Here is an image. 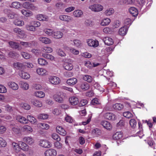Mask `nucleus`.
<instances>
[{
	"mask_svg": "<svg viewBox=\"0 0 156 156\" xmlns=\"http://www.w3.org/2000/svg\"><path fill=\"white\" fill-rule=\"evenodd\" d=\"M59 19L66 23H69L73 20V18L71 16L66 15H60L59 16Z\"/></svg>",
	"mask_w": 156,
	"mask_h": 156,
	"instance_id": "nucleus-1",
	"label": "nucleus"
},
{
	"mask_svg": "<svg viewBox=\"0 0 156 156\" xmlns=\"http://www.w3.org/2000/svg\"><path fill=\"white\" fill-rule=\"evenodd\" d=\"M23 7L26 9H30L32 11L37 10V7L35 6L33 4L29 2H25L23 4Z\"/></svg>",
	"mask_w": 156,
	"mask_h": 156,
	"instance_id": "nucleus-2",
	"label": "nucleus"
},
{
	"mask_svg": "<svg viewBox=\"0 0 156 156\" xmlns=\"http://www.w3.org/2000/svg\"><path fill=\"white\" fill-rule=\"evenodd\" d=\"M103 7L99 4H94L89 6V9L94 12H99L103 9Z\"/></svg>",
	"mask_w": 156,
	"mask_h": 156,
	"instance_id": "nucleus-3",
	"label": "nucleus"
},
{
	"mask_svg": "<svg viewBox=\"0 0 156 156\" xmlns=\"http://www.w3.org/2000/svg\"><path fill=\"white\" fill-rule=\"evenodd\" d=\"M49 81L52 84L57 85L60 83L61 80L60 79L55 76H50L48 78Z\"/></svg>",
	"mask_w": 156,
	"mask_h": 156,
	"instance_id": "nucleus-4",
	"label": "nucleus"
},
{
	"mask_svg": "<svg viewBox=\"0 0 156 156\" xmlns=\"http://www.w3.org/2000/svg\"><path fill=\"white\" fill-rule=\"evenodd\" d=\"M63 95L60 92L56 93L53 96L54 100L60 103H62L63 101Z\"/></svg>",
	"mask_w": 156,
	"mask_h": 156,
	"instance_id": "nucleus-5",
	"label": "nucleus"
},
{
	"mask_svg": "<svg viewBox=\"0 0 156 156\" xmlns=\"http://www.w3.org/2000/svg\"><path fill=\"white\" fill-rule=\"evenodd\" d=\"M87 42L89 46L94 48L97 47L99 45L98 42L97 41L91 39H87Z\"/></svg>",
	"mask_w": 156,
	"mask_h": 156,
	"instance_id": "nucleus-6",
	"label": "nucleus"
},
{
	"mask_svg": "<svg viewBox=\"0 0 156 156\" xmlns=\"http://www.w3.org/2000/svg\"><path fill=\"white\" fill-rule=\"evenodd\" d=\"M39 144L41 146L44 148H49L51 146V143L46 140H41Z\"/></svg>",
	"mask_w": 156,
	"mask_h": 156,
	"instance_id": "nucleus-7",
	"label": "nucleus"
},
{
	"mask_svg": "<svg viewBox=\"0 0 156 156\" xmlns=\"http://www.w3.org/2000/svg\"><path fill=\"white\" fill-rule=\"evenodd\" d=\"M57 154V151L52 149H49L44 152L45 156H55Z\"/></svg>",
	"mask_w": 156,
	"mask_h": 156,
	"instance_id": "nucleus-8",
	"label": "nucleus"
},
{
	"mask_svg": "<svg viewBox=\"0 0 156 156\" xmlns=\"http://www.w3.org/2000/svg\"><path fill=\"white\" fill-rule=\"evenodd\" d=\"M104 116L106 119L109 120H114L116 118L115 115L114 114L110 112H107L105 113Z\"/></svg>",
	"mask_w": 156,
	"mask_h": 156,
	"instance_id": "nucleus-9",
	"label": "nucleus"
},
{
	"mask_svg": "<svg viewBox=\"0 0 156 156\" xmlns=\"http://www.w3.org/2000/svg\"><path fill=\"white\" fill-rule=\"evenodd\" d=\"M70 103L72 105H77L79 102L78 98L76 96H72L69 98Z\"/></svg>",
	"mask_w": 156,
	"mask_h": 156,
	"instance_id": "nucleus-10",
	"label": "nucleus"
},
{
	"mask_svg": "<svg viewBox=\"0 0 156 156\" xmlns=\"http://www.w3.org/2000/svg\"><path fill=\"white\" fill-rule=\"evenodd\" d=\"M39 40L42 43L46 44H49L51 43L50 39L47 37L41 36L38 38Z\"/></svg>",
	"mask_w": 156,
	"mask_h": 156,
	"instance_id": "nucleus-11",
	"label": "nucleus"
},
{
	"mask_svg": "<svg viewBox=\"0 0 156 156\" xmlns=\"http://www.w3.org/2000/svg\"><path fill=\"white\" fill-rule=\"evenodd\" d=\"M101 124L104 128L107 130H110L112 129V126L110 123L107 121H102L101 122Z\"/></svg>",
	"mask_w": 156,
	"mask_h": 156,
	"instance_id": "nucleus-12",
	"label": "nucleus"
},
{
	"mask_svg": "<svg viewBox=\"0 0 156 156\" xmlns=\"http://www.w3.org/2000/svg\"><path fill=\"white\" fill-rule=\"evenodd\" d=\"M103 41L105 44L108 45H110L113 43V39L108 37H105L103 38Z\"/></svg>",
	"mask_w": 156,
	"mask_h": 156,
	"instance_id": "nucleus-13",
	"label": "nucleus"
},
{
	"mask_svg": "<svg viewBox=\"0 0 156 156\" xmlns=\"http://www.w3.org/2000/svg\"><path fill=\"white\" fill-rule=\"evenodd\" d=\"M80 88L83 90L86 91L88 90L90 86L89 84L86 82H82L80 84Z\"/></svg>",
	"mask_w": 156,
	"mask_h": 156,
	"instance_id": "nucleus-14",
	"label": "nucleus"
},
{
	"mask_svg": "<svg viewBox=\"0 0 156 156\" xmlns=\"http://www.w3.org/2000/svg\"><path fill=\"white\" fill-rule=\"evenodd\" d=\"M57 132L59 134L65 136L66 134V132L65 130L61 126H57L56 127Z\"/></svg>",
	"mask_w": 156,
	"mask_h": 156,
	"instance_id": "nucleus-15",
	"label": "nucleus"
},
{
	"mask_svg": "<svg viewBox=\"0 0 156 156\" xmlns=\"http://www.w3.org/2000/svg\"><path fill=\"white\" fill-rule=\"evenodd\" d=\"M63 66L65 69L68 70H72L73 68L72 61H70L69 62H66Z\"/></svg>",
	"mask_w": 156,
	"mask_h": 156,
	"instance_id": "nucleus-16",
	"label": "nucleus"
},
{
	"mask_svg": "<svg viewBox=\"0 0 156 156\" xmlns=\"http://www.w3.org/2000/svg\"><path fill=\"white\" fill-rule=\"evenodd\" d=\"M63 36V34L59 31H54L52 37L56 39H59Z\"/></svg>",
	"mask_w": 156,
	"mask_h": 156,
	"instance_id": "nucleus-17",
	"label": "nucleus"
},
{
	"mask_svg": "<svg viewBox=\"0 0 156 156\" xmlns=\"http://www.w3.org/2000/svg\"><path fill=\"white\" fill-rule=\"evenodd\" d=\"M16 120L21 123L27 124L28 123V120L24 117L18 115L16 117Z\"/></svg>",
	"mask_w": 156,
	"mask_h": 156,
	"instance_id": "nucleus-18",
	"label": "nucleus"
},
{
	"mask_svg": "<svg viewBox=\"0 0 156 156\" xmlns=\"http://www.w3.org/2000/svg\"><path fill=\"white\" fill-rule=\"evenodd\" d=\"M31 102L33 105L38 107H41L42 105L41 102L40 101L36 99H32Z\"/></svg>",
	"mask_w": 156,
	"mask_h": 156,
	"instance_id": "nucleus-19",
	"label": "nucleus"
},
{
	"mask_svg": "<svg viewBox=\"0 0 156 156\" xmlns=\"http://www.w3.org/2000/svg\"><path fill=\"white\" fill-rule=\"evenodd\" d=\"M36 72L38 75L41 76H45L48 74L47 71L45 69L43 68L37 69Z\"/></svg>",
	"mask_w": 156,
	"mask_h": 156,
	"instance_id": "nucleus-20",
	"label": "nucleus"
},
{
	"mask_svg": "<svg viewBox=\"0 0 156 156\" xmlns=\"http://www.w3.org/2000/svg\"><path fill=\"white\" fill-rule=\"evenodd\" d=\"M129 12L134 17L137 16L138 13V10L134 7L130 8L129 9Z\"/></svg>",
	"mask_w": 156,
	"mask_h": 156,
	"instance_id": "nucleus-21",
	"label": "nucleus"
},
{
	"mask_svg": "<svg viewBox=\"0 0 156 156\" xmlns=\"http://www.w3.org/2000/svg\"><path fill=\"white\" fill-rule=\"evenodd\" d=\"M8 85L9 88L13 90H17L19 88L17 84L13 82L10 81L8 83Z\"/></svg>",
	"mask_w": 156,
	"mask_h": 156,
	"instance_id": "nucleus-22",
	"label": "nucleus"
},
{
	"mask_svg": "<svg viewBox=\"0 0 156 156\" xmlns=\"http://www.w3.org/2000/svg\"><path fill=\"white\" fill-rule=\"evenodd\" d=\"M77 82V80L75 78H70L67 80L66 83L69 85H73Z\"/></svg>",
	"mask_w": 156,
	"mask_h": 156,
	"instance_id": "nucleus-23",
	"label": "nucleus"
},
{
	"mask_svg": "<svg viewBox=\"0 0 156 156\" xmlns=\"http://www.w3.org/2000/svg\"><path fill=\"white\" fill-rule=\"evenodd\" d=\"M13 66L15 69L18 70L22 69L24 67V64L19 62L14 63Z\"/></svg>",
	"mask_w": 156,
	"mask_h": 156,
	"instance_id": "nucleus-24",
	"label": "nucleus"
},
{
	"mask_svg": "<svg viewBox=\"0 0 156 156\" xmlns=\"http://www.w3.org/2000/svg\"><path fill=\"white\" fill-rule=\"evenodd\" d=\"M127 30V27L126 26H124L122 27L119 29V34L120 35L124 36L126 34Z\"/></svg>",
	"mask_w": 156,
	"mask_h": 156,
	"instance_id": "nucleus-25",
	"label": "nucleus"
},
{
	"mask_svg": "<svg viewBox=\"0 0 156 156\" xmlns=\"http://www.w3.org/2000/svg\"><path fill=\"white\" fill-rule=\"evenodd\" d=\"M37 126L39 128L45 129H48L49 127L48 125L44 123H39L37 125Z\"/></svg>",
	"mask_w": 156,
	"mask_h": 156,
	"instance_id": "nucleus-26",
	"label": "nucleus"
},
{
	"mask_svg": "<svg viewBox=\"0 0 156 156\" xmlns=\"http://www.w3.org/2000/svg\"><path fill=\"white\" fill-rule=\"evenodd\" d=\"M12 145L14 150L16 153L19 152L20 150L21 149L19 145V144H18L14 142L12 143Z\"/></svg>",
	"mask_w": 156,
	"mask_h": 156,
	"instance_id": "nucleus-27",
	"label": "nucleus"
},
{
	"mask_svg": "<svg viewBox=\"0 0 156 156\" xmlns=\"http://www.w3.org/2000/svg\"><path fill=\"white\" fill-rule=\"evenodd\" d=\"M83 79L85 81L88 83H91L93 81L92 77L90 75H83L82 76Z\"/></svg>",
	"mask_w": 156,
	"mask_h": 156,
	"instance_id": "nucleus-28",
	"label": "nucleus"
},
{
	"mask_svg": "<svg viewBox=\"0 0 156 156\" xmlns=\"http://www.w3.org/2000/svg\"><path fill=\"white\" fill-rule=\"evenodd\" d=\"M23 141L29 144H31L34 142L33 138L30 136H27L23 138Z\"/></svg>",
	"mask_w": 156,
	"mask_h": 156,
	"instance_id": "nucleus-29",
	"label": "nucleus"
},
{
	"mask_svg": "<svg viewBox=\"0 0 156 156\" xmlns=\"http://www.w3.org/2000/svg\"><path fill=\"white\" fill-rule=\"evenodd\" d=\"M111 20L109 18H105L101 20L100 24L102 26H105L109 24Z\"/></svg>",
	"mask_w": 156,
	"mask_h": 156,
	"instance_id": "nucleus-30",
	"label": "nucleus"
},
{
	"mask_svg": "<svg viewBox=\"0 0 156 156\" xmlns=\"http://www.w3.org/2000/svg\"><path fill=\"white\" fill-rule=\"evenodd\" d=\"M113 108L115 110H121L124 108L123 105L120 103H116L113 105Z\"/></svg>",
	"mask_w": 156,
	"mask_h": 156,
	"instance_id": "nucleus-31",
	"label": "nucleus"
},
{
	"mask_svg": "<svg viewBox=\"0 0 156 156\" xmlns=\"http://www.w3.org/2000/svg\"><path fill=\"white\" fill-rule=\"evenodd\" d=\"M23 131L30 133L32 132L33 129L30 126L26 125L23 127Z\"/></svg>",
	"mask_w": 156,
	"mask_h": 156,
	"instance_id": "nucleus-32",
	"label": "nucleus"
},
{
	"mask_svg": "<svg viewBox=\"0 0 156 156\" xmlns=\"http://www.w3.org/2000/svg\"><path fill=\"white\" fill-rule=\"evenodd\" d=\"M36 18L37 20L40 21H46L48 19L47 16L42 14L37 15V16Z\"/></svg>",
	"mask_w": 156,
	"mask_h": 156,
	"instance_id": "nucleus-33",
	"label": "nucleus"
},
{
	"mask_svg": "<svg viewBox=\"0 0 156 156\" xmlns=\"http://www.w3.org/2000/svg\"><path fill=\"white\" fill-rule=\"evenodd\" d=\"M123 135L121 132H117L113 136V138L114 139L118 140L121 139Z\"/></svg>",
	"mask_w": 156,
	"mask_h": 156,
	"instance_id": "nucleus-34",
	"label": "nucleus"
},
{
	"mask_svg": "<svg viewBox=\"0 0 156 156\" xmlns=\"http://www.w3.org/2000/svg\"><path fill=\"white\" fill-rule=\"evenodd\" d=\"M21 13L24 16L27 17L31 16L33 15V13L30 11L23 9L21 11Z\"/></svg>",
	"mask_w": 156,
	"mask_h": 156,
	"instance_id": "nucleus-35",
	"label": "nucleus"
},
{
	"mask_svg": "<svg viewBox=\"0 0 156 156\" xmlns=\"http://www.w3.org/2000/svg\"><path fill=\"white\" fill-rule=\"evenodd\" d=\"M20 76L22 78L25 79H28L30 77V75L28 73L23 71L20 74Z\"/></svg>",
	"mask_w": 156,
	"mask_h": 156,
	"instance_id": "nucleus-36",
	"label": "nucleus"
},
{
	"mask_svg": "<svg viewBox=\"0 0 156 156\" xmlns=\"http://www.w3.org/2000/svg\"><path fill=\"white\" fill-rule=\"evenodd\" d=\"M19 145L20 147H21V149L24 151H27L28 148V147L27 144L24 142L20 141L19 142Z\"/></svg>",
	"mask_w": 156,
	"mask_h": 156,
	"instance_id": "nucleus-37",
	"label": "nucleus"
},
{
	"mask_svg": "<svg viewBox=\"0 0 156 156\" xmlns=\"http://www.w3.org/2000/svg\"><path fill=\"white\" fill-rule=\"evenodd\" d=\"M13 23L15 25L18 26H21L24 25V22L22 20L18 19L14 20Z\"/></svg>",
	"mask_w": 156,
	"mask_h": 156,
	"instance_id": "nucleus-38",
	"label": "nucleus"
},
{
	"mask_svg": "<svg viewBox=\"0 0 156 156\" xmlns=\"http://www.w3.org/2000/svg\"><path fill=\"white\" fill-rule=\"evenodd\" d=\"M83 14L82 11L80 10H77L74 11L73 15L76 17H80Z\"/></svg>",
	"mask_w": 156,
	"mask_h": 156,
	"instance_id": "nucleus-39",
	"label": "nucleus"
},
{
	"mask_svg": "<svg viewBox=\"0 0 156 156\" xmlns=\"http://www.w3.org/2000/svg\"><path fill=\"white\" fill-rule=\"evenodd\" d=\"M9 45L12 48L16 49L19 48V44L17 42L11 41L9 42Z\"/></svg>",
	"mask_w": 156,
	"mask_h": 156,
	"instance_id": "nucleus-40",
	"label": "nucleus"
},
{
	"mask_svg": "<svg viewBox=\"0 0 156 156\" xmlns=\"http://www.w3.org/2000/svg\"><path fill=\"white\" fill-rule=\"evenodd\" d=\"M28 122L30 121L32 124H34L37 122V119L32 116L29 115L27 116Z\"/></svg>",
	"mask_w": 156,
	"mask_h": 156,
	"instance_id": "nucleus-41",
	"label": "nucleus"
},
{
	"mask_svg": "<svg viewBox=\"0 0 156 156\" xmlns=\"http://www.w3.org/2000/svg\"><path fill=\"white\" fill-rule=\"evenodd\" d=\"M20 44L25 48L30 47L32 46V44L30 42L21 41Z\"/></svg>",
	"mask_w": 156,
	"mask_h": 156,
	"instance_id": "nucleus-42",
	"label": "nucleus"
},
{
	"mask_svg": "<svg viewBox=\"0 0 156 156\" xmlns=\"http://www.w3.org/2000/svg\"><path fill=\"white\" fill-rule=\"evenodd\" d=\"M34 95L37 97L43 98L45 96V94L44 92L41 91H37L35 92Z\"/></svg>",
	"mask_w": 156,
	"mask_h": 156,
	"instance_id": "nucleus-43",
	"label": "nucleus"
},
{
	"mask_svg": "<svg viewBox=\"0 0 156 156\" xmlns=\"http://www.w3.org/2000/svg\"><path fill=\"white\" fill-rule=\"evenodd\" d=\"M38 63L41 66H45L48 64V62L44 59L43 58H39L38 59Z\"/></svg>",
	"mask_w": 156,
	"mask_h": 156,
	"instance_id": "nucleus-44",
	"label": "nucleus"
},
{
	"mask_svg": "<svg viewBox=\"0 0 156 156\" xmlns=\"http://www.w3.org/2000/svg\"><path fill=\"white\" fill-rule=\"evenodd\" d=\"M44 32L48 36H51L52 37L54 32V31L52 30L46 29L44 30Z\"/></svg>",
	"mask_w": 156,
	"mask_h": 156,
	"instance_id": "nucleus-45",
	"label": "nucleus"
},
{
	"mask_svg": "<svg viewBox=\"0 0 156 156\" xmlns=\"http://www.w3.org/2000/svg\"><path fill=\"white\" fill-rule=\"evenodd\" d=\"M21 87L24 90H27L28 89L29 85L27 83L21 82L20 83Z\"/></svg>",
	"mask_w": 156,
	"mask_h": 156,
	"instance_id": "nucleus-46",
	"label": "nucleus"
},
{
	"mask_svg": "<svg viewBox=\"0 0 156 156\" xmlns=\"http://www.w3.org/2000/svg\"><path fill=\"white\" fill-rule=\"evenodd\" d=\"M95 88L101 92L104 91V89L101 87L100 85L98 83H95L94 85Z\"/></svg>",
	"mask_w": 156,
	"mask_h": 156,
	"instance_id": "nucleus-47",
	"label": "nucleus"
},
{
	"mask_svg": "<svg viewBox=\"0 0 156 156\" xmlns=\"http://www.w3.org/2000/svg\"><path fill=\"white\" fill-rule=\"evenodd\" d=\"M114 12L113 9L110 8L107 9L105 12V14L107 16H109L113 14Z\"/></svg>",
	"mask_w": 156,
	"mask_h": 156,
	"instance_id": "nucleus-48",
	"label": "nucleus"
},
{
	"mask_svg": "<svg viewBox=\"0 0 156 156\" xmlns=\"http://www.w3.org/2000/svg\"><path fill=\"white\" fill-rule=\"evenodd\" d=\"M25 27L26 29L29 31H34L36 30L35 27L32 25H26Z\"/></svg>",
	"mask_w": 156,
	"mask_h": 156,
	"instance_id": "nucleus-49",
	"label": "nucleus"
},
{
	"mask_svg": "<svg viewBox=\"0 0 156 156\" xmlns=\"http://www.w3.org/2000/svg\"><path fill=\"white\" fill-rule=\"evenodd\" d=\"M13 32L19 35H22L23 34V31L19 28H16L14 29Z\"/></svg>",
	"mask_w": 156,
	"mask_h": 156,
	"instance_id": "nucleus-50",
	"label": "nucleus"
},
{
	"mask_svg": "<svg viewBox=\"0 0 156 156\" xmlns=\"http://www.w3.org/2000/svg\"><path fill=\"white\" fill-rule=\"evenodd\" d=\"M42 55L44 58L51 60H53L54 58L52 55L46 53L43 54Z\"/></svg>",
	"mask_w": 156,
	"mask_h": 156,
	"instance_id": "nucleus-51",
	"label": "nucleus"
},
{
	"mask_svg": "<svg viewBox=\"0 0 156 156\" xmlns=\"http://www.w3.org/2000/svg\"><path fill=\"white\" fill-rule=\"evenodd\" d=\"M136 122L134 119H131L130 120L129 124L131 127L133 128L136 126Z\"/></svg>",
	"mask_w": 156,
	"mask_h": 156,
	"instance_id": "nucleus-52",
	"label": "nucleus"
},
{
	"mask_svg": "<svg viewBox=\"0 0 156 156\" xmlns=\"http://www.w3.org/2000/svg\"><path fill=\"white\" fill-rule=\"evenodd\" d=\"M92 133L94 135L98 136L101 134V132L100 130L97 128L94 129L92 131Z\"/></svg>",
	"mask_w": 156,
	"mask_h": 156,
	"instance_id": "nucleus-53",
	"label": "nucleus"
},
{
	"mask_svg": "<svg viewBox=\"0 0 156 156\" xmlns=\"http://www.w3.org/2000/svg\"><path fill=\"white\" fill-rule=\"evenodd\" d=\"M48 115L46 114H42L39 115L38 118L41 119H45L48 118Z\"/></svg>",
	"mask_w": 156,
	"mask_h": 156,
	"instance_id": "nucleus-54",
	"label": "nucleus"
},
{
	"mask_svg": "<svg viewBox=\"0 0 156 156\" xmlns=\"http://www.w3.org/2000/svg\"><path fill=\"white\" fill-rule=\"evenodd\" d=\"M74 45L76 47H80L82 46V43L81 41L79 40H73Z\"/></svg>",
	"mask_w": 156,
	"mask_h": 156,
	"instance_id": "nucleus-55",
	"label": "nucleus"
},
{
	"mask_svg": "<svg viewBox=\"0 0 156 156\" xmlns=\"http://www.w3.org/2000/svg\"><path fill=\"white\" fill-rule=\"evenodd\" d=\"M12 7L16 9H18L20 7V4L19 2H15L12 3Z\"/></svg>",
	"mask_w": 156,
	"mask_h": 156,
	"instance_id": "nucleus-56",
	"label": "nucleus"
},
{
	"mask_svg": "<svg viewBox=\"0 0 156 156\" xmlns=\"http://www.w3.org/2000/svg\"><path fill=\"white\" fill-rule=\"evenodd\" d=\"M21 106L23 108L26 110H29L30 108V106L26 103H22Z\"/></svg>",
	"mask_w": 156,
	"mask_h": 156,
	"instance_id": "nucleus-57",
	"label": "nucleus"
},
{
	"mask_svg": "<svg viewBox=\"0 0 156 156\" xmlns=\"http://www.w3.org/2000/svg\"><path fill=\"white\" fill-rule=\"evenodd\" d=\"M6 145V142L2 137H0V147H5Z\"/></svg>",
	"mask_w": 156,
	"mask_h": 156,
	"instance_id": "nucleus-58",
	"label": "nucleus"
},
{
	"mask_svg": "<svg viewBox=\"0 0 156 156\" xmlns=\"http://www.w3.org/2000/svg\"><path fill=\"white\" fill-rule=\"evenodd\" d=\"M91 103L93 105L100 104L101 103L100 101L97 98L93 99L91 101Z\"/></svg>",
	"mask_w": 156,
	"mask_h": 156,
	"instance_id": "nucleus-59",
	"label": "nucleus"
},
{
	"mask_svg": "<svg viewBox=\"0 0 156 156\" xmlns=\"http://www.w3.org/2000/svg\"><path fill=\"white\" fill-rule=\"evenodd\" d=\"M123 115L124 117L128 119L130 118L133 116L132 114L129 112H125L123 113Z\"/></svg>",
	"mask_w": 156,
	"mask_h": 156,
	"instance_id": "nucleus-60",
	"label": "nucleus"
},
{
	"mask_svg": "<svg viewBox=\"0 0 156 156\" xmlns=\"http://www.w3.org/2000/svg\"><path fill=\"white\" fill-rule=\"evenodd\" d=\"M43 51L45 52L49 53L52 51V49L49 47H44L43 48Z\"/></svg>",
	"mask_w": 156,
	"mask_h": 156,
	"instance_id": "nucleus-61",
	"label": "nucleus"
},
{
	"mask_svg": "<svg viewBox=\"0 0 156 156\" xmlns=\"http://www.w3.org/2000/svg\"><path fill=\"white\" fill-rule=\"evenodd\" d=\"M21 55L23 57L26 59H29L30 58V55L27 52H22Z\"/></svg>",
	"mask_w": 156,
	"mask_h": 156,
	"instance_id": "nucleus-62",
	"label": "nucleus"
},
{
	"mask_svg": "<svg viewBox=\"0 0 156 156\" xmlns=\"http://www.w3.org/2000/svg\"><path fill=\"white\" fill-rule=\"evenodd\" d=\"M17 14L13 12H11L8 14V17L10 19H14L15 17H16Z\"/></svg>",
	"mask_w": 156,
	"mask_h": 156,
	"instance_id": "nucleus-63",
	"label": "nucleus"
},
{
	"mask_svg": "<svg viewBox=\"0 0 156 156\" xmlns=\"http://www.w3.org/2000/svg\"><path fill=\"white\" fill-rule=\"evenodd\" d=\"M7 92L6 87L3 85L0 84V93H3Z\"/></svg>",
	"mask_w": 156,
	"mask_h": 156,
	"instance_id": "nucleus-64",
	"label": "nucleus"
}]
</instances>
